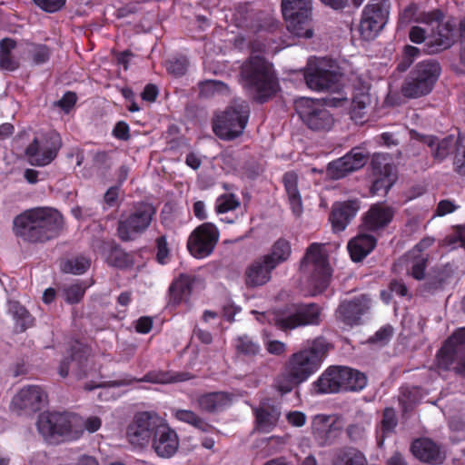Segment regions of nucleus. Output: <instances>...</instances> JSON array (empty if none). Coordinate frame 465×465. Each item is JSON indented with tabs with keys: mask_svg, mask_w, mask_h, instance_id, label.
Here are the masks:
<instances>
[{
	"mask_svg": "<svg viewBox=\"0 0 465 465\" xmlns=\"http://www.w3.org/2000/svg\"><path fill=\"white\" fill-rule=\"evenodd\" d=\"M27 54L35 65H41L49 61L52 49L45 44L31 43Z\"/></svg>",
	"mask_w": 465,
	"mask_h": 465,
	"instance_id": "48",
	"label": "nucleus"
},
{
	"mask_svg": "<svg viewBox=\"0 0 465 465\" xmlns=\"http://www.w3.org/2000/svg\"><path fill=\"white\" fill-rule=\"evenodd\" d=\"M193 378V375L187 371H172L153 370L148 371L140 379H134L137 382H149L153 384H169L186 381Z\"/></svg>",
	"mask_w": 465,
	"mask_h": 465,
	"instance_id": "31",
	"label": "nucleus"
},
{
	"mask_svg": "<svg viewBox=\"0 0 465 465\" xmlns=\"http://www.w3.org/2000/svg\"><path fill=\"white\" fill-rule=\"evenodd\" d=\"M454 170L460 175H465V144L458 143L453 161Z\"/></svg>",
	"mask_w": 465,
	"mask_h": 465,
	"instance_id": "57",
	"label": "nucleus"
},
{
	"mask_svg": "<svg viewBox=\"0 0 465 465\" xmlns=\"http://www.w3.org/2000/svg\"><path fill=\"white\" fill-rule=\"evenodd\" d=\"M360 209L358 200L337 202L332 205L329 220L332 230L336 232L345 230Z\"/></svg>",
	"mask_w": 465,
	"mask_h": 465,
	"instance_id": "27",
	"label": "nucleus"
},
{
	"mask_svg": "<svg viewBox=\"0 0 465 465\" xmlns=\"http://www.w3.org/2000/svg\"><path fill=\"white\" fill-rule=\"evenodd\" d=\"M163 421V419L153 411L136 413L126 430L129 442L137 447L146 446Z\"/></svg>",
	"mask_w": 465,
	"mask_h": 465,
	"instance_id": "11",
	"label": "nucleus"
},
{
	"mask_svg": "<svg viewBox=\"0 0 465 465\" xmlns=\"http://www.w3.org/2000/svg\"><path fill=\"white\" fill-rule=\"evenodd\" d=\"M219 236V231L213 223H203L191 232L187 241V249L194 258H206L213 252Z\"/></svg>",
	"mask_w": 465,
	"mask_h": 465,
	"instance_id": "13",
	"label": "nucleus"
},
{
	"mask_svg": "<svg viewBox=\"0 0 465 465\" xmlns=\"http://www.w3.org/2000/svg\"><path fill=\"white\" fill-rule=\"evenodd\" d=\"M242 170L248 178L253 179L262 173L263 168L255 159L250 158L244 163Z\"/></svg>",
	"mask_w": 465,
	"mask_h": 465,
	"instance_id": "61",
	"label": "nucleus"
},
{
	"mask_svg": "<svg viewBox=\"0 0 465 465\" xmlns=\"http://www.w3.org/2000/svg\"><path fill=\"white\" fill-rule=\"evenodd\" d=\"M64 218L55 208L35 207L16 215L15 235L27 243H45L58 238L64 230Z\"/></svg>",
	"mask_w": 465,
	"mask_h": 465,
	"instance_id": "1",
	"label": "nucleus"
},
{
	"mask_svg": "<svg viewBox=\"0 0 465 465\" xmlns=\"http://www.w3.org/2000/svg\"><path fill=\"white\" fill-rule=\"evenodd\" d=\"M370 167L371 176L389 175V173H397L395 165L391 163V158L384 153H374Z\"/></svg>",
	"mask_w": 465,
	"mask_h": 465,
	"instance_id": "41",
	"label": "nucleus"
},
{
	"mask_svg": "<svg viewBox=\"0 0 465 465\" xmlns=\"http://www.w3.org/2000/svg\"><path fill=\"white\" fill-rule=\"evenodd\" d=\"M46 399L47 394L41 386L26 385L14 395L10 409L18 413H35L43 408Z\"/></svg>",
	"mask_w": 465,
	"mask_h": 465,
	"instance_id": "16",
	"label": "nucleus"
},
{
	"mask_svg": "<svg viewBox=\"0 0 465 465\" xmlns=\"http://www.w3.org/2000/svg\"><path fill=\"white\" fill-rule=\"evenodd\" d=\"M342 431L341 418L335 415L317 414L312 420V433L320 446L335 442Z\"/></svg>",
	"mask_w": 465,
	"mask_h": 465,
	"instance_id": "19",
	"label": "nucleus"
},
{
	"mask_svg": "<svg viewBox=\"0 0 465 465\" xmlns=\"http://www.w3.org/2000/svg\"><path fill=\"white\" fill-rule=\"evenodd\" d=\"M89 355L90 349L86 345L78 341L72 344L69 350V356L64 358L60 363L58 371L60 376L65 378L70 369L77 376L84 374Z\"/></svg>",
	"mask_w": 465,
	"mask_h": 465,
	"instance_id": "23",
	"label": "nucleus"
},
{
	"mask_svg": "<svg viewBox=\"0 0 465 465\" xmlns=\"http://www.w3.org/2000/svg\"><path fill=\"white\" fill-rule=\"evenodd\" d=\"M10 310L15 321V329L17 331L23 332L33 326L35 319L25 306L21 305L19 302H14Z\"/></svg>",
	"mask_w": 465,
	"mask_h": 465,
	"instance_id": "42",
	"label": "nucleus"
},
{
	"mask_svg": "<svg viewBox=\"0 0 465 465\" xmlns=\"http://www.w3.org/2000/svg\"><path fill=\"white\" fill-rule=\"evenodd\" d=\"M199 98L208 99L215 94L229 93L228 86L221 81L205 80L198 83Z\"/></svg>",
	"mask_w": 465,
	"mask_h": 465,
	"instance_id": "43",
	"label": "nucleus"
},
{
	"mask_svg": "<svg viewBox=\"0 0 465 465\" xmlns=\"http://www.w3.org/2000/svg\"><path fill=\"white\" fill-rule=\"evenodd\" d=\"M374 236L361 233L351 239L348 243V250L353 262L362 261L376 246Z\"/></svg>",
	"mask_w": 465,
	"mask_h": 465,
	"instance_id": "32",
	"label": "nucleus"
},
{
	"mask_svg": "<svg viewBox=\"0 0 465 465\" xmlns=\"http://www.w3.org/2000/svg\"><path fill=\"white\" fill-rule=\"evenodd\" d=\"M188 61L185 57H174L167 62L168 72L176 76L180 77L185 74L187 72Z\"/></svg>",
	"mask_w": 465,
	"mask_h": 465,
	"instance_id": "56",
	"label": "nucleus"
},
{
	"mask_svg": "<svg viewBox=\"0 0 465 465\" xmlns=\"http://www.w3.org/2000/svg\"><path fill=\"white\" fill-rule=\"evenodd\" d=\"M410 135L411 139L420 141L430 147L432 157L439 162L443 161L449 155L454 145V138L451 135L439 139L434 135L421 134L413 129L410 131Z\"/></svg>",
	"mask_w": 465,
	"mask_h": 465,
	"instance_id": "28",
	"label": "nucleus"
},
{
	"mask_svg": "<svg viewBox=\"0 0 465 465\" xmlns=\"http://www.w3.org/2000/svg\"><path fill=\"white\" fill-rule=\"evenodd\" d=\"M393 334V328L390 325L381 328L375 334L370 338L371 342H380L385 344Z\"/></svg>",
	"mask_w": 465,
	"mask_h": 465,
	"instance_id": "64",
	"label": "nucleus"
},
{
	"mask_svg": "<svg viewBox=\"0 0 465 465\" xmlns=\"http://www.w3.org/2000/svg\"><path fill=\"white\" fill-rule=\"evenodd\" d=\"M437 367L465 378V327L455 331L437 353Z\"/></svg>",
	"mask_w": 465,
	"mask_h": 465,
	"instance_id": "9",
	"label": "nucleus"
},
{
	"mask_svg": "<svg viewBox=\"0 0 465 465\" xmlns=\"http://www.w3.org/2000/svg\"><path fill=\"white\" fill-rule=\"evenodd\" d=\"M257 15V12L250 7V3L239 4L234 11V26L254 32L262 29L274 31L278 27V22L272 18L268 25H262Z\"/></svg>",
	"mask_w": 465,
	"mask_h": 465,
	"instance_id": "26",
	"label": "nucleus"
},
{
	"mask_svg": "<svg viewBox=\"0 0 465 465\" xmlns=\"http://www.w3.org/2000/svg\"><path fill=\"white\" fill-rule=\"evenodd\" d=\"M193 291V283L189 277L182 275L174 280L169 287L168 304L173 307L189 299Z\"/></svg>",
	"mask_w": 465,
	"mask_h": 465,
	"instance_id": "34",
	"label": "nucleus"
},
{
	"mask_svg": "<svg viewBox=\"0 0 465 465\" xmlns=\"http://www.w3.org/2000/svg\"><path fill=\"white\" fill-rule=\"evenodd\" d=\"M419 54V48L412 45H406L403 50L402 57L397 65L398 71L405 72L412 64Z\"/></svg>",
	"mask_w": 465,
	"mask_h": 465,
	"instance_id": "54",
	"label": "nucleus"
},
{
	"mask_svg": "<svg viewBox=\"0 0 465 465\" xmlns=\"http://www.w3.org/2000/svg\"><path fill=\"white\" fill-rule=\"evenodd\" d=\"M42 10L47 13L59 11L64 5L65 0H33Z\"/></svg>",
	"mask_w": 465,
	"mask_h": 465,
	"instance_id": "60",
	"label": "nucleus"
},
{
	"mask_svg": "<svg viewBox=\"0 0 465 465\" xmlns=\"http://www.w3.org/2000/svg\"><path fill=\"white\" fill-rule=\"evenodd\" d=\"M232 395L224 391H214L201 394L196 402L200 411L207 413L223 411L230 406Z\"/></svg>",
	"mask_w": 465,
	"mask_h": 465,
	"instance_id": "30",
	"label": "nucleus"
},
{
	"mask_svg": "<svg viewBox=\"0 0 465 465\" xmlns=\"http://www.w3.org/2000/svg\"><path fill=\"white\" fill-rule=\"evenodd\" d=\"M333 372L329 367L314 382L315 391L318 393H335L339 392L338 385L335 382Z\"/></svg>",
	"mask_w": 465,
	"mask_h": 465,
	"instance_id": "49",
	"label": "nucleus"
},
{
	"mask_svg": "<svg viewBox=\"0 0 465 465\" xmlns=\"http://www.w3.org/2000/svg\"><path fill=\"white\" fill-rule=\"evenodd\" d=\"M441 73L437 60L429 59L418 63L405 78L401 92L407 98H418L429 94Z\"/></svg>",
	"mask_w": 465,
	"mask_h": 465,
	"instance_id": "5",
	"label": "nucleus"
},
{
	"mask_svg": "<svg viewBox=\"0 0 465 465\" xmlns=\"http://www.w3.org/2000/svg\"><path fill=\"white\" fill-rule=\"evenodd\" d=\"M300 270L308 274V282L312 295L320 294L329 286L331 270L327 255L322 252V244L312 243L301 261Z\"/></svg>",
	"mask_w": 465,
	"mask_h": 465,
	"instance_id": "4",
	"label": "nucleus"
},
{
	"mask_svg": "<svg viewBox=\"0 0 465 465\" xmlns=\"http://www.w3.org/2000/svg\"><path fill=\"white\" fill-rule=\"evenodd\" d=\"M395 211L383 203L372 204L363 216L362 226L368 231L383 229L392 221Z\"/></svg>",
	"mask_w": 465,
	"mask_h": 465,
	"instance_id": "29",
	"label": "nucleus"
},
{
	"mask_svg": "<svg viewBox=\"0 0 465 465\" xmlns=\"http://www.w3.org/2000/svg\"><path fill=\"white\" fill-rule=\"evenodd\" d=\"M454 27L450 22L438 24L428 37L424 50L428 54H437L451 48L455 44Z\"/></svg>",
	"mask_w": 465,
	"mask_h": 465,
	"instance_id": "25",
	"label": "nucleus"
},
{
	"mask_svg": "<svg viewBox=\"0 0 465 465\" xmlns=\"http://www.w3.org/2000/svg\"><path fill=\"white\" fill-rule=\"evenodd\" d=\"M107 263L120 270L132 268L134 265V255L125 252L119 244L113 243L106 257Z\"/></svg>",
	"mask_w": 465,
	"mask_h": 465,
	"instance_id": "38",
	"label": "nucleus"
},
{
	"mask_svg": "<svg viewBox=\"0 0 465 465\" xmlns=\"http://www.w3.org/2000/svg\"><path fill=\"white\" fill-rule=\"evenodd\" d=\"M368 160V153L360 147L352 148L344 156L328 163L326 174L330 179L339 180L362 168Z\"/></svg>",
	"mask_w": 465,
	"mask_h": 465,
	"instance_id": "17",
	"label": "nucleus"
},
{
	"mask_svg": "<svg viewBox=\"0 0 465 465\" xmlns=\"http://www.w3.org/2000/svg\"><path fill=\"white\" fill-rule=\"evenodd\" d=\"M232 210V193L220 195L215 203V212L217 214H223Z\"/></svg>",
	"mask_w": 465,
	"mask_h": 465,
	"instance_id": "59",
	"label": "nucleus"
},
{
	"mask_svg": "<svg viewBox=\"0 0 465 465\" xmlns=\"http://www.w3.org/2000/svg\"><path fill=\"white\" fill-rule=\"evenodd\" d=\"M305 82L315 91H335L338 89L341 74L336 64L322 60L315 67L305 73Z\"/></svg>",
	"mask_w": 465,
	"mask_h": 465,
	"instance_id": "14",
	"label": "nucleus"
},
{
	"mask_svg": "<svg viewBox=\"0 0 465 465\" xmlns=\"http://www.w3.org/2000/svg\"><path fill=\"white\" fill-rule=\"evenodd\" d=\"M371 300L367 295H361L351 301H343L335 312L338 321L348 326H353L360 322L362 314L370 309Z\"/></svg>",
	"mask_w": 465,
	"mask_h": 465,
	"instance_id": "22",
	"label": "nucleus"
},
{
	"mask_svg": "<svg viewBox=\"0 0 465 465\" xmlns=\"http://www.w3.org/2000/svg\"><path fill=\"white\" fill-rule=\"evenodd\" d=\"M37 428L46 440L54 441L71 433L72 422L65 412H47L40 415Z\"/></svg>",
	"mask_w": 465,
	"mask_h": 465,
	"instance_id": "18",
	"label": "nucleus"
},
{
	"mask_svg": "<svg viewBox=\"0 0 465 465\" xmlns=\"http://www.w3.org/2000/svg\"><path fill=\"white\" fill-rule=\"evenodd\" d=\"M86 286L82 282L71 284L64 289V300L69 304H76L84 296Z\"/></svg>",
	"mask_w": 465,
	"mask_h": 465,
	"instance_id": "53",
	"label": "nucleus"
},
{
	"mask_svg": "<svg viewBox=\"0 0 465 465\" xmlns=\"http://www.w3.org/2000/svg\"><path fill=\"white\" fill-rule=\"evenodd\" d=\"M275 268V262L270 258L260 256L247 266L244 272L245 284L252 288L266 284L271 281L272 272Z\"/></svg>",
	"mask_w": 465,
	"mask_h": 465,
	"instance_id": "24",
	"label": "nucleus"
},
{
	"mask_svg": "<svg viewBox=\"0 0 465 465\" xmlns=\"http://www.w3.org/2000/svg\"><path fill=\"white\" fill-rule=\"evenodd\" d=\"M389 16V8L384 3L367 5L361 14L359 25L361 38L371 41L385 26Z\"/></svg>",
	"mask_w": 465,
	"mask_h": 465,
	"instance_id": "15",
	"label": "nucleus"
},
{
	"mask_svg": "<svg viewBox=\"0 0 465 465\" xmlns=\"http://www.w3.org/2000/svg\"><path fill=\"white\" fill-rule=\"evenodd\" d=\"M345 432L351 442H358L363 440L365 436V427L362 423H352L348 425Z\"/></svg>",
	"mask_w": 465,
	"mask_h": 465,
	"instance_id": "58",
	"label": "nucleus"
},
{
	"mask_svg": "<svg viewBox=\"0 0 465 465\" xmlns=\"http://www.w3.org/2000/svg\"><path fill=\"white\" fill-rule=\"evenodd\" d=\"M460 242V245L465 247V224L454 228V232L445 237L444 244L452 245Z\"/></svg>",
	"mask_w": 465,
	"mask_h": 465,
	"instance_id": "62",
	"label": "nucleus"
},
{
	"mask_svg": "<svg viewBox=\"0 0 465 465\" xmlns=\"http://www.w3.org/2000/svg\"><path fill=\"white\" fill-rule=\"evenodd\" d=\"M62 146V139L58 133L50 132L45 135L44 143L38 138L34 140L26 147L25 153L30 164L35 166H45L51 163L57 156Z\"/></svg>",
	"mask_w": 465,
	"mask_h": 465,
	"instance_id": "12",
	"label": "nucleus"
},
{
	"mask_svg": "<svg viewBox=\"0 0 465 465\" xmlns=\"http://www.w3.org/2000/svg\"><path fill=\"white\" fill-rule=\"evenodd\" d=\"M282 12L292 35L305 39L313 36L312 0H282Z\"/></svg>",
	"mask_w": 465,
	"mask_h": 465,
	"instance_id": "8",
	"label": "nucleus"
},
{
	"mask_svg": "<svg viewBox=\"0 0 465 465\" xmlns=\"http://www.w3.org/2000/svg\"><path fill=\"white\" fill-rule=\"evenodd\" d=\"M371 104V96L364 88L356 91L351 98V117L356 123H363Z\"/></svg>",
	"mask_w": 465,
	"mask_h": 465,
	"instance_id": "35",
	"label": "nucleus"
},
{
	"mask_svg": "<svg viewBox=\"0 0 465 465\" xmlns=\"http://www.w3.org/2000/svg\"><path fill=\"white\" fill-rule=\"evenodd\" d=\"M298 174L292 171L287 172L282 177L285 192L292 213L296 216H300L302 213V201L298 188Z\"/></svg>",
	"mask_w": 465,
	"mask_h": 465,
	"instance_id": "33",
	"label": "nucleus"
},
{
	"mask_svg": "<svg viewBox=\"0 0 465 465\" xmlns=\"http://www.w3.org/2000/svg\"><path fill=\"white\" fill-rule=\"evenodd\" d=\"M330 349L323 337L313 340L307 347L292 354L282 371L276 377L274 387L282 394L288 393L315 373Z\"/></svg>",
	"mask_w": 465,
	"mask_h": 465,
	"instance_id": "2",
	"label": "nucleus"
},
{
	"mask_svg": "<svg viewBox=\"0 0 465 465\" xmlns=\"http://www.w3.org/2000/svg\"><path fill=\"white\" fill-rule=\"evenodd\" d=\"M410 450L417 460L430 465H440L446 460V452L441 446L429 438L412 440Z\"/></svg>",
	"mask_w": 465,
	"mask_h": 465,
	"instance_id": "21",
	"label": "nucleus"
},
{
	"mask_svg": "<svg viewBox=\"0 0 465 465\" xmlns=\"http://www.w3.org/2000/svg\"><path fill=\"white\" fill-rule=\"evenodd\" d=\"M239 83L259 104L272 98L279 90L272 64L260 55H252L242 64Z\"/></svg>",
	"mask_w": 465,
	"mask_h": 465,
	"instance_id": "3",
	"label": "nucleus"
},
{
	"mask_svg": "<svg viewBox=\"0 0 465 465\" xmlns=\"http://www.w3.org/2000/svg\"><path fill=\"white\" fill-rule=\"evenodd\" d=\"M152 449L160 458L169 459L177 452L179 448V438L164 420L155 431L152 440Z\"/></svg>",
	"mask_w": 465,
	"mask_h": 465,
	"instance_id": "20",
	"label": "nucleus"
},
{
	"mask_svg": "<svg viewBox=\"0 0 465 465\" xmlns=\"http://www.w3.org/2000/svg\"><path fill=\"white\" fill-rule=\"evenodd\" d=\"M77 101L76 94L68 91L64 94L62 98L57 102V105L65 113H69Z\"/></svg>",
	"mask_w": 465,
	"mask_h": 465,
	"instance_id": "63",
	"label": "nucleus"
},
{
	"mask_svg": "<svg viewBox=\"0 0 465 465\" xmlns=\"http://www.w3.org/2000/svg\"><path fill=\"white\" fill-rule=\"evenodd\" d=\"M238 355L253 357L259 352V345L247 336L239 337L235 344Z\"/></svg>",
	"mask_w": 465,
	"mask_h": 465,
	"instance_id": "52",
	"label": "nucleus"
},
{
	"mask_svg": "<svg viewBox=\"0 0 465 465\" xmlns=\"http://www.w3.org/2000/svg\"><path fill=\"white\" fill-rule=\"evenodd\" d=\"M321 314L322 308L317 303H292L273 312L270 322L286 331L302 326L318 325Z\"/></svg>",
	"mask_w": 465,
	"mask_h": 465,
	"instance_id": "6",
	"label": "nucleus"
},
{
	"mask_svg": "<svg viewBox=\"0 0 465 465\" xmlns=\"http://www.w3.org/2000/svg\"><path fill=\"white\" fill-rule=\"evenodd\" d=\"M250 116V106L246 102H242L234 105V139L240 136Z\"/></svg>",
	"mask_w": 465,
	"mask_h": 465,
	"instance_id": "47",
	"label": "nucleus"
},
{
	"mask_svg": "<svg viewBox=\"0 0 465 465\" xmlns=\"http://www.w3.org/2000/svg\"><path fill=\"white\" fill-rule=\"evenodd\" d=\"M344 371L347 375L344 377L343 391H356L366 386L367 377L364 373L349 367H345Z\"/></svg>",
	"mask_w": 465,
	"mask_h": 465,
	"instance_id": "44",
	"label": "nucleus"
},
{
	"mask_svg": "<svg viewBox=\"0 0 465 465\" xmlns=\"http://www.w3.org/2000/svg\"><path fill=\"white\" fill-rule=\"evenodd\" d=\"M213 130L221 139H232V105L229 104L224 111L215 114Z\"/></svg>",
	"mask_w": 465,
	"mask_h": 465,
	"instance_id": "36",
	"label": "nucleus"
},
{
	"mask_svg": "<svg viewBox=\"0 0 465 465\" xmlns=\"http://www.w3.org/2000/svg\"><path fill=\"white\" fill-rule=\"evenodd\" d=\"M398 425V417L396 411L391 407L383 410L382 419L380 422V431L378 434V446L381 447L387 437L395 432Z\"/></svg>",
	"mask_w": 465,
	"mask_h": 465,
	"instance_id": "39",
	"label": "nucleus"
},
{
	"mask_svg": "<svg viewBox=\"0 0 465 465\" xmlns=\"http://www.w3.org/2000/svg\"><path fill=\"white\" fill-rule=\"evenodd\" d=\"M90 266L91 260L84 255H79L64 261L61 268L65 273L81 275L87 272Z\"/></svg>",
	"mask_w": 465,
	"mask_h": 465,
	"instance_id": "46",
	"label": "nucleus"
},
{
	"mask_svg": "<svg viewBox=\"0 0 465 465\" xmlns=\"http://www.w3.org/2000/svg\"><path fill=\"white\" fill-rule=\"evenodd\" d=\"M450 276V272L446 267L432 268L423 278L424 282L420 287V292L423 293H433L442 288Z\"/></svg>",
	"mask_w": 465,
	"mask_h": 465,
	"instance_id": "37",
	"label": "nucleus"
},
{
	"mask_svg": "<svg viewBox=\"0 0 465 465\" xmlns=\"http://www.w3.org/2000/svg\"><path fill=\"white\" fill-rule=\"evenodd\" d=\"M418 401V394L415 390L402 388L399 396V403L401 406L402 416L411 412Z\"/></svg>",
	"mask_w": 465,
	"mask_h": 465,
	"instance_id": "50",
	"label": "nucleus"
},
{
	"mask_svg": "<svg viewBox=\"0 0 465 465\" xmlns=\"http://www.w3.org/2000/svg\"><path fill=\"white\" fill-rule=\"evenodd\" d=\"M397 179V173H389V175L372 176V184L371 186V193L377 194L381 190L387 193L394 184Z\"/></svg>",
	"mask_w": 465,
	"mask_h": 465,
	"instance_id": "51",
	"label": "nucleus"
},
{
	"mask_svg": "<svg viewBox=\"0 0 465 465\" xmlns=\"http://www.w3.org/2000/svg\"><path fill=\"white\" fill-rule=\"evenodd\" d=\"M292 252L290 242L282 238L277 240L272 246L271 252L264 254L265 257L270 258L275 266L288 260Z\"/></svg>",
	"mask_w": 465,
	"mask_h": 465,
	"instance_id": "45",
	"label": "nucleus"
},
{
	"mask_svg": "<svg viewBox=\"0 0 465 465\" xmlns=\"http://www.w3.org/2000/svg\"><path fill=\"white\" fill-rule=\"evenodd\" d=\"M255 415L259 426L267 429L276 425L281 416V411L278 406L263 402L255 411Z\"/></svg>",
	"mask_w": 465,
	"mask_h": 465,
	"instance_id": "40",
	"label": "nucleus"
},
{
	"mask_svg": "<svg viewBox=\"0 0 465 465\" xmlns=\"http://www.w3.org/2000/svg\"><path fill=\"white\" fill-rule=\"evenodd\" d=\"M156 214L152 203L141 202L127 213H122L116 228V234L122 242H133L150 227Z\"/></svg>",
	"mask_w": 465,
	"mask_h": 465,
	"instance_id": "7",
	"label": "nucleus"
},
{
	"mask_svg": "<svg viewBox=\"0 0 465 465\" xmlns=\"http://www.w3.org/2000/svg\"><path fill=\"white\" fill-rule=\"evenodd\" d=\"M294 105L302 122L312 131L328 132L332 128L334 118L319 101L302 97L295 101Z\"/></svg>",
	"mask_w": 465,
	"mask_h": 465,
	"instance_id": "10",
	"label": "nucleus"
},
{
	"mask_svg": "<svg viewBox=\"0 0 465 465\" xmlns=\"http://www.w3.org/2000/svg\"><path fill=\"white\" fill-rule=\"evenodd\" d=\"M156 255L155 260L158 263L164 265L168 262L170 249L165 235H161L155 240Z\"/></svg>",
	"mask_w": 465,
	"mask_h": 465,
	"instance_id": "55",
	"label": "nucleus"
}]
</instances>
